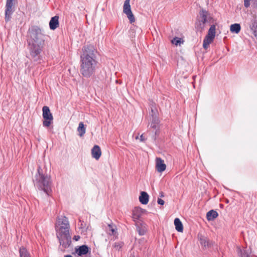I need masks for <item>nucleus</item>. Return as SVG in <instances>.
<instances>
[{
    "label": "nucleus",
    "mask_w": 257,
    "mask_h": 257,
    "mask_svg": "<svg viewBox=\"0 0 257 257\" xmlns=\"http://www.w3.org/2000/svg\"><path fill=\"white\" fill-rule=\"evenodd\" d=\"M96 53L93 45L85 46L82 49L80 72L83 77L88 78L94 75L97 65Z\"/></svg>",
    "instance_id": "nucleus-1"
},
{
    "label": "nucleus",
    "mask_w": 257,
    "mask_h": 257,
    "mask_svg": "<svg viewBox=\"0 0 257 257\" xmlns=\"http://www.w3.org/2000/svg\"><path fill=\"white\" fill-rule=\"evenodd\" d=\"M45 38V35L43 30L38 26H34L29 29L27 42L30 55L34 61L39 59Z\"/></svg>",
    "instance_id": "nucleus-2"
},
{
    "label": "nucleus",
    "mask_w": 257,
    "mask_h": 257,
    "mask_svg": "<svg viewBox=\"0 0 257 257\" xmlns=\"http://www.w3.org/2000/svg\"><path fill=\"white\" fill-rule=\"evenodd\" d=\"M34 185L38 189L43 190L47 195L51 192L50 177L47 174L44 169L39 167L37 173L33 180Z\"/></svg>",
    "instance_id": "nucleus-3"
},
{
    "label": "nucleus",
    "mask_w": 257,
    "mask_h": 257,
    "mask_svg": "<svg viewBox=\"0 0 257 257\" xmlns=\"http://www.w3.org/2000/svg\"><path fill=\"white\" fill-rule=\"evenodd\" d=\"M199 16V18L196 23L195 28L197 31L202 32L204 30L206 24L210 23L212 18L209 13L204 10L200 11Z\"/></svg>",
    "instance_id": "nucleus-4"
},
{
    "label": "nucleus",
    "mask_w": 257,
    "mask_h": 257,
    "mask_svg": "<svg viewBox=\"0 0 257 257\" xmlns=\"http://www.w3.org/2000/svg\"><path fill=\"white\" fill-rule=\"evenodd\" d=\"M56 233L69 231L70 225L68 218L65 216L58 217L55 224Z\"/></svg>",
    "instance_id": "nucleus-5"
},
{
    "label": "nucleus",
    "mask_w": 257,
    "mask_h": 257,
    "mask_svg": "<svg viewBox=\"0 0 257 257\" xmlns=\"http://www.w3.org/2000/svg\"><path fill=\"white\" fill-rule=\"evenodd\" d=\"M59 243L64 248H68L71 243V237L69 231L56 233Z\"/></svg>",
    "instance_id": "nucleus-6"
},
{
    "label": "nucleus",
    "mask_w": 257,
    "mask_h": 257,
    "mask_svg": "<svg viewBox=\"0 0 257 257\" xmlns=\"http://www.w3.org/2000/svg\"><path fill=\"white\" fill-rule=\"evenodd\" d=\"M42 111V115L44 119L43 121V125L45 127H49L53 122L52 114L51 113L49 107L47 106H43Z\"/></svg>",
    "instance_id": "nucleus-7"
},
{
    "label": "nucleus",
    "mask_w": 257,
    "mask_h": 257,
    "mask_svg": "<svg viewBox=\"0 0 257 257\" xmlns=\"http://www.w3.org/2000/svg\"><path fill=\"white\" fill-rule=\"evenodd\" d=\"M15 11L14 0H7L5 10V21L9 22Z\"/></svg>",
    "instance_id": "nucleus-8"
},
{
    "label": "nucleus",
    "mask_w": 257,
    "mask_h": 257,
    "mask_svg": "<svg viewBox=\"0 0 257 257\" xmlns=\"http://www.w3.org/2000/svg\"><path fill=\"white\" fill-rule=\"evenodd\" d=\"M130 0H125L123 6V12L127 16L128 19L131 23H133L135 21V17L132 12Z\"/></svg>",
    "instance_id": "nucleus-9"
},
{
    "label": "nucleus",
    "mask_w": 257,
    "mask_h": 257,
    "mask_svg": "<svg viewBox=\"0 0 257 257\" xmlns=\"http://www.w3.org/2000/svg\"><path fill=\"white\" fill-rule=\"evenodd\" d=\"M199 240L201 245L205 248H209L213 245V242L207 237L201 235H198Z\"/></svg>",
    "instance_id": "nucleus-10"
},
{
    "label": "nucleus",
    "mask_w": 257,
    "mask_h": 257,
    "mask_svg": "<svg viewBox=\"0 0 257 257\" xmlns=\"http://www.w3.org/2000/svg\"><path fill=\"white\" fill-rule=\"evenodd\" d=\"M156 168L159 172H163L166 168V165L164 163V160L160 158L156 159Z\"/></svg>",
    "instance_id": "nucleus-11"
},
{
    "label": "nucleus",
    "mask_w": 257,
    "mask_h": 257,
    "mask_svg": "<svg viewBox=\"0 0 257 257\" xmlns=\"http://www.w3.org/2000/svg\"><path fill=\"white\" fill-rule=\"evenodd\" d=\"M152 120L151 123V127L156 130L158 128L159 120L157 116L156 112L153 108H152Z\"/></svg>",
    "instance_id": "nucleus-12"
},
{
    "label": "nucleus",
    "mask_w": 257,
    "mask_h": 257,
    "mask_svg": "<svg viewBox=\"0 0 257 257\" xmlns=\"http://www.w3.org/2000/svg\"><path fill=\"white\" fill-rule=\"evenodd\" d=\"M101 155V151L100 147L98 145H95L91 149V155L93 158L98 160Z\"/></svg>",
    "instance_id": "nucleus-13"
},
{
    "label": "nucleus",
    "mask_w": 257,
    "mask_h": 257,
    "mask_svg": "<svg viewBox=\"0 0 257 257\" xmlns=\"http://www.w3.org/2000/svg\"><path fill=\"white\" fill-rule=\"evenodd\" d=\"M59 26V17L55 16L52 17L49 22L50 29L54 30Z\"/></svg>",
    "instance_id": "nucleus-14"
},
{
    "label": "nucleus",
    "mask_w": 257,
    "mask_h": 257,
    "mask_svg": "<svg viewBox=\"0 0 257 257\" xmlns=\"http://www.w3.org/2000/svg\"><path fill=\"white\" fill-rule=\"evenodd\" d=\"M89 251L88 247L86 245L80 246L78 249H76V252L79 256L85 255L88 253Z\"/></svg>",
    "instance_id": "nucleus-15"
},
{
    "label": "nucleus",
    "mask_w": 257,
    "mask_h": 257,
    "mask_svg": "<svg viewBox=\"0 0 257 257\" xmlns=\"http://www.w3.org/2000/svg\"><path fill=\"white\" fill-rule=\"evenodd\" d=\"M139 200L143 204H147L149 201V195L146 192L143 191L141 193L139 197Z\"/></svg>",
    "instance_id": "nucleus-16"
},
{
    "label": "nucleus",
    "mask_w": 257,
    "mask_h": 257,
    "mask_svg": "<svg viewBox=\"0 0 257 257\" xmlns=\"http://www.w3.org/2000/svg\"><path fill=\"white\" fill-rule=\"evenodd\" d=\"M142 214V209L140 207H135L133 211V218L134 220H138Z\"/></svg>",
    "instance_id": "nucleus-17"
},
{
    "label": "nucleus",
    "mask_w": 257,
    "mask_h": 257,
    "mask_svg": "<svg viewBox=\"0 0 257 257\" xmlns=\"http://www.w3.org/2000/svg\"><path fill=\"white\" fill-rule=\"evenodd\" d=\"M116 227L113 223L109 224L107 226V231L110 235H115L117 233Z\"/></svg>",
    "instance_id": "nucleus-18"
},
{
    "label": "nucleus",
    "mask_w": 257,
    "mask_h": 257,
    "mask_svg": "<svg viewBox=\"0 0 257 257\" xmlns=\"http://www.w3.org/2000/svg\"><path fill=\"white\" fill-rule=\"evenodd\" d=\"M218 215V213L216 211L211 210L207 213L206 217L208 220H213L216 218Z\"/></svg>",
    "instance_id": "nucleus-19"
},
{
    "label": "nucleus",
    "mask_w": 257,
    "mask_h": 257,
    "mask_svg": "<svg viewBox=\"0 0 257 257\" xmlns=\"http://www.w3.org/2000/svg\"><path fill=\"white\" fill-rule=\"evenodd\" d=\"M237 251L240 257H250V252L248 250L244 249H241L240 247H237Z\"/></svg>",
    "instance_id": "nucleus-20"
},
{
    "label": "nucleus",
    "mask_w": 257,
    "mask_h": 257,
    "mask_svg": "<svg viewBox=\"0 0 257 257\" xmlns=\"http://www.w3.org/2000/svg\"><path fill=\"white\" fill-rule=\"evenodd\" d=\"M241 30L239 24L235 23L230 26V31L231 33L238 34Z\"/></svg>",
    "instance_id": "nucleus-21"
},
{
    "label": "nucleus",
    "mask_w": 257,
    "mask_h": 257,
    "mask_svg": "<svg viewBox=\"0 0 257 257\" xmlns=\"http://www.w3.org/2000/svg\"><path fill=\"white\" fill-rule=\"evenodd\" d=\"M214 38H213L210 36H206L205 37L204 40H203V47L204 49H206L208 48L210 44H211Z\"/></svg>",
    "instance_id": "nucleus-22"
},
{
    "label": "nucleus",
    "mask_w": 257,
    "mask_h": 257,
    "mask_svg": "<svg viewBox=\"0 0 257 257\" xmlns=\"http://www.w3.org/2000/svg\"><path fill=\"white\" fill-rule=\"evenodd\" d=\"M174 224L176 229L179 232H182L183 230V224L178 218H176L174 220Z\"/></svg>",
    "instance_id": "nucleus-23"
},
{
    "label": "nucleus",
    "mask_w": 257,
    "mask_h": 257,
    "mask_svg": "<svg viewBox=\"0 0 257 257\" xmlns=\"http://www.w3.org/2000/svg\"><path fill=\"white\" fill-rule=\"evenodd\" d=\"M249 27L252 33L257 31V20L255 19L251 20Z\"/></svg>",
    "instance_id": "nucleus-24"
},
{
    "label": "nucleus",
    "mask_w": 257,
    "mask_h": 257,
    "mask_svg": "<svg viewBox=\"0 0 257 257\" xmlns=\"http://www.w3.org/2000/svg\"><path fill=\"white\" fill-rule=\"evenodd\" d=\"M77 131L79 132V135L80 137L83 136L85 133V128L82 122H80L79 123Z\"/></svg>",
    "instance_id": "nucleus-25"
},
{
    "label": "nucleus",
    "mask_w": 257,
    "mask_h": 257,
    "mask_svg": "<svg viewBox=\"0 0 257 257\" xmlns=\"http://www.w3.org/2000/svg\"><path fill=\"white\" fill-rule=\"evenodd\" d=\"M20 257H31L27 250L24 247H21L19 249Z\"/></svg>",
    "instance_id": "nucleus-26"
},
{
    "label": "nucleus",
    "mask_w": 257,
    "mask_h": 257,
    "mask_svg": "<svg viewBox=\"0 0 257 257\" xmlns=\"http://www.w3.org/2000/svg\"><path fill=\"white\" fill-rule=\"evenodd\" d=\"M215 26L214 25H211L208 30V34L206 36H210L213 38H214L215 36Z\"/></svg>",
    "instance_id": "nucleus-27"
},
{
    "label": "nucleus",
    "mask_w": 257,
    "mask_h": 257,
    "mask_svg": "<svg viewBox=\"0 0 257 257\" xmlns=\"http://www.w3.org/2000/svg\"><path fill=\"white\" fill-rule=\"evenodd\" d=\"M172 43L176 46L180 45L181 43V39L178 37H175L172 40Z\"/></svg>",
    "instance_id": "nucleus-28"
},
{
    "label": "nucleus",
    "mask_w": 257,
    "mask_h": 257,
    "mask_svg": "<svg viewBox=\"0 0 257 257\" xmlns=\"http://www.w3.org/2000/svg\"><path fill=\"white\" fill-rule=\"evenodd\" d=\"M137 230L140 235H143L145 234L146 230L144 228H141L140 227L138 226L137 227Z\"/></svg>",
    "instance_id": "nucleus-29"
},
{
    "label": "nucleus",
    "mask_w": 257,
    "mask_h": 257,
    "mask_svg": "<svg viewBox=\"0 0 257 257\" xmlns=\"http://www.w3.org/2000/svg\"><path fill=\"white\" fill-rule=\"evenodd\" d=\"M250 0H244V6L245 8H247L250 6Z\"/></svg>",
    "instance_id": "nucleus-30"
},
{
    "label": "nucleus",
    "mask_w": 257,
    "mask_h": 257,
    "mask_svg": "<svg viewBox=\"0 0 257 257\" xmlns=\"http://www.w3.org/2000/svg\"><path fill=\"white\" fill-rule=\"evenodd\" d=\"M157 202L160 205H163L164 204V201L160 198H158Z\"/></svg>",
    "instance_id": "nucleus-31"
},
{
    "label": "nucleus",
    "mask_w": 257,
    "mask_h": 257,
    "mask_svg": "<svg viewBox=\"0 0 257 257\" xmlns=\"http://www.w3.org/2000/svg\"><path fill=\"white\" fill-rule=\"evenodd\" d=\"M80 237L79 235H74L73 237V239L75 241H78L80 239Z\"/></svg>",
    "instance_id": "nucleus-32"
},
{
    "label": "nucleus",
    "mask_w": 257,
    "mask_h": 257,
    "mask_svg": "<svg viewBox=\"0 0 257 257\" xmlns=\"http://www.w3.org/2000/svg\"><path fill=\"white\" fill-rule=\"evenodd\" d=\"M140 140H141V141H144L145 140V138H144V136H143V135H142L141 136V137H140Z\"/></svg>",
    "instance_id": "nucleus-33"
},
{
    "label": "nucleus",
    "mask_w": 257,
    "mask_h": 257,
    "mask_svg": "<svg viewBox=\"0 0 257 257\" xmlns=\"http://www.w3.org/2000/svg\"><path fill=\"white\" fill-rule=\"evenodd\" d=\"M253 35H254V37L257 40V31H255L253 33H252Z\"/></svg>",
    "instance_id": "nucleus-34"
},
{
    "label": "nucleus",
    "mask_w": 257,
    "mask_h": 257,
    "mask_svg": "<svg viewBox=\"0 0 257 257\" xmlns=\"http://www.w3.org/2000/svg\"><path fill=\"white\" fill-rule=\"evenodd\" d=\"M160 197H164V194H163V193L162 192H160Z\"/></svg>",
    "instance_id": "nucleus-35"
},
{
    "label": "nucleus",
    "mask_w": 257,
    "mask_h": 257,
    "mask_svg": "<svg viewBox=\"0 0 257 257\" xmlns=\"http://www.w3.org/2000/svg\"><path fill=\"white\" fill-rule=\"evenodd\" d=\"M130 257H135V255L134 253H131Z\"/></svg>",
    "instance_id": "nucleus-36"
},
{
    "label": "nucleus",
    "mask_w": 257,
    "mask_h": 257,
    "mask_svg": "<svg viewBox=\"0 0 257 257\" xmlns=\"http://www.w3.org/2000/svg\"><path fill=\"white\" fill-rule=\"evenodd\" d=\"M64 257H73V256L71 255H66Z\"/></svg>",
    "instance_id": "nucleus-37"
}]
</instances>
